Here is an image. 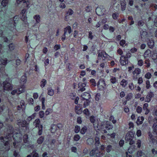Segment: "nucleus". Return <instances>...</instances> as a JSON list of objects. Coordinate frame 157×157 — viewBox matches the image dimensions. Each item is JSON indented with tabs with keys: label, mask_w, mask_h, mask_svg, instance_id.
Segmentation results:
<instances>
[{
	"label": "nucleus",
	"mask_w": 157,
	"mask_h": 157,
	"mask_svg": "<svg viewBox=\"0 0 157 157\" xmlns=\"http://www.w3.org/2000/svg\"><path fill=\"white\" fill-rule=\"evenodd\" d=\"M141 72V70L138 68H136L132 72L133 75H138Z\"/></svg>",
	"instance_id": "72a5a7b5"
},
{
	"label": "nucleus",
	"mask_w": 157,
	"mask_h": 157,
	"mask_svg": "<svg viewBox=\"0 0 157 157\" xmlns=\"http://www.w3.org/2000/svg\"><path fill=\"white\" fill-rule=\"evenodd\" d=\"M29 1V0H16V4L18 5L21 4H26L27 6L28 7Z\"/></svg>",
	"instance_id": "412c9836"
},
{
	"label": "nucleus",
	"mask_w": 157,
	"mask_h": 157,
	"mask_svg": "<svg viewBox=\"0 0 157 157\" xmlns=\"http://www.w3.org/2000/svg\"><path fill=\"white\" fill-rule=\"evenodd\" d=\"M33 19L35 20L36 23L32 27V28L34 32H37L39 29V26L37 25V23H39L40 21V15L36 14L33 16Z\"/></svg>",
	"instance_id": "20e7f679"
},
{
	"label": "nucleus",
	"mask_w": 157,
	"mask_h": 157,
	"mask_svg": "<svg viewBox=\"0 0 157 157\" xmlns=\"http://www.w3.org/2000/svg\"><path fill=\"white\" fill-rule=\"evenodd\" d=\"M87 130V128L86 127L84 126L81 129L80 132L81 134H84L86 132Z\"/></svg>",
	"instance_id": "de8ad7c7"
},
{
	"label": "nucleus",
	"mask_w": 157,
	"mask_h": 157,
	"mask_svg": "<svg viewBox=\"0 0 157 157\" xmlns=\"http://www.w3.org/2000/svg\"><path fill=\"white\" fill-rule=\"evenodd\" d=\"M57 126L55 124H53L52 126L51 131L52 133H54L57 128Z\"/></svg>",
	"instance_id": "c9c22d12"
},
{
	"label": "nucleus",
	"mask_w": 157,
	"mask_h": 157,
	"mask_svg": "<svg viewBox=\"0 0 157 157\" xmlns=\"http://www.w3.org/2000/svg\"><path fill=\"white\" fill-rule=\"evenodd\" d=\"M144 63L146 64L145 66L147 68L149 67L150 66L151 64L150 63V60L148 59H145Z\"/></svg>",
	"instance_id": "e433bc0d"
},
{
	"label": "nucleus",
	"mask_w": 157,
	"mask_h": 157,
	"mask_svg": "<svg viewBox=\"0 0 157 157\" xmlns=\"http://www.w3.org/2000/svg\"><path fill=\"white\" fill-rule=\"evenodd\" d=\"M26 10L25 9H23L21 11V14H22V16L21 17V20L23 21L25 24L27 25H28V23L27 21V17L26 13Z\"/></svg>",
	"instance_id": "1a4fd4ad"
},
{
	"label": "nucleus",
	"mask_w": 157,
	"mask_h": 157,
	"mask_svg": "<svg viewBox=\"0 0 157 157\" xmlns=\"http://www.w3.org/2000/svg\"><path fill=\"white\" fill-rule=\"evenodd\" d=\"M85 101L84 103V107H86L90 103V101L89 99H84Z\"/></svg>",
	"instance_id": "8fccbe9b"
},
{
	"label": "nucleus",
	"mask_w": 157,
	"mask_h": 157,
	"mask_svg": "<svg viewBox=\"0 0 157 157\" xmlns=\"http://www.w3.org/2000/svg\"><path fill=\"white\" fill-rule=\"evenodd\" d=\"M147 44L150 48H152L154 45V40L152 39H150L147 38Z\"/></svg>",
	"instance_id": "a211bd4d"
},
{
	"label": "nucleus",
	"mask_w": 157,
	"mask_h": 157,
	"mask_svg": "<svg viewBox=\"0 0 157 157\" xmlns=\"http://www.w3.org/2000/svg\"><path fill=\"white\" fill-rule=\"evenodd\" d=\"M75 111L77 114H81L82 111V105L78 104L77 106H75Z\"/></svg>",
	"instance_id": "dca6fc26"
},
{
	"label": "nucleus",
	"mask_w": 157,
	"mask_h": 157,
	"mask_svg": "<svg viewBox=\"0 0 157 157\" xmlns=\"http://www.w3.org/2000/svg\"><path fill=\"white\" fill-rule=\"evenodd\" d=\"M113 126L111 123L108 121H105L102 122L100 126V129H102L105 133H107L106 130L112 129Z\"/></svg>",
	"instance_id": "7ed1b4c3"
},
{
	"label": "nucleus",
	"mask_w": 157,
	"mask_h": 157,
	"mask_svg": "<svg viewBox=\"0 0 157 157\" xmlns=\"http://www.w3.org/2000/svg\"><path fill=\"white\" fill-rule=\"evenodd\" d=\"M144 120V117H139L137 120L136 123L138 125L141 124L142 123L143 121Z\"/></svg>",
	"instance_id": "7c9ffc66"
},
{
	"label": "nucleus",
	"mask_w": 157,
	"mask_h": 157,
	"mask_svg": "<svg viewBox=\"0 0 157 157\" xmlns=\"http://www.w3.org/2000/svg\"><path fill=\"white\" fill-rule=\"evenodd\" d=\"M151 19H152V20H154V25H155V26L157 27V17H156V18H155V16L152 15L151 17H149L148 20L150 21Z\"/></svg>",
	"instance_id": "bb28decb"
},
{
	"label": "nucleus",
	"mask_w": 157,
	"mask_h": 157,
	"mask_svg": "<svg viewBox=\"0 0 157 157\" xmlns=\"http://www.w3.org/2000/svg\"><path fill=\"white\" fill-rule=\"evenodd\" d=\"M81 97L83 99H89L90 98V95L88 93L84 92L82 94Z\"/></svg>",
	"instance_id": "5701e85b"
},
{
	"label": "nucleus",
	"mask_w": 157,
	"mask_h": 157,
	"mask_svg": "<svg viewBox=\"0 0 157 157\" xmlns=\"http://www.w3.org/2000/svg\"><path fill=\"white\" fill-rule=\"evenodd\" d=\"M80 130V128L79 126L78 125H76L75 126L74 129V131L75 133H78L79 132Z\"/></svg>",
	"instance_id": "a18cd8bd"
},
{
	"label": "nucleus",
	"mask_w": 157,
	"mask_h": 157,
	"mask_svg": "<svg viewBox=\"0 0 157 157\" xmlns=\"http://www.w3.org/2000/svg\"><path fill=\"white\" fill-rule=\"evenodd\" d=\"M73 11L71 9H69L67 12V14L69 15H71L73 14Z\"/></svg>",
	"instance_id": "774afa93"
},
{
	"label": "nucleus",
	"mask_w": 157,
	"mask_h": 157,
	"mask_svg": "<svg viewBox=\"0 0 157 157\" xmlns=\"http://www.w3.org/2000/svg\"><path fill=\"white\" fill-rule=\"evenodd\" d=\"M40 121L39 119H36L33 123V125L38 128L40 127V126H42L41 124H40Z\"/></svg>",
	"instance_id": "b1692460"
},
{
	"label": "nucleus",
	"mask_w": 157,
	"mask_h": 157,
	"mask_svg": "<svg viewBox=\"0 0 157 157\" xmlns=\"http://www.w3.org/2000/svg\"><path fill=\"white\" fill-rule=\"evenodd\" d=\"M90 121L93 124L94 128H98L99 125L98 123V121L95 117L91 116L90 118Z\"/></svg>",
	"instance_id": "ddd939ff"
},
{
	"label": "nucleus",
	"mask_w": 157,
	"mask_h": 157,
	"mask_svg": "<svg viewBox=\"0 0 157 157\" xmlns=\"http://www.w3.org/2000/svg\"><path fill=\"white\" fill-rule=\"evenodd\" d=\"M98 147H96L90 151V155L91 156H93L96 154V156L98 157H101L103 155V153H101L100 152H99V153H98Z\"/></svg>",
	"instance_id": "9b49d317"
},
{
	"label": "nucleus",
	"mask_w": 157,
	"mask_h": 157,
	"mask_svg": "<svg viewBox=\"0 0 157 157\" xmlns=\"http://www.w3.org/2000/svg\"><path fill=\"white\" fill-rule=\"evenodd\" d=\"M17 124L20 126L25 127L26 130L29 129L28 124L25 120H18L17 121Z\"/></svg>",
	"instance_id": "0eeeda50"
},
{
	"label": "nucleus",
	"mask_w": 157,
	"mask_h": 157,
	"mask_svg": "<svg viewBox=\"0 0 157 157\" xmlns=\"http://www.w3.org/2000/svg\"><path fill=\"white\" fill-rule=\"evenodd\" d=\"M83 113L86 116H89L90 114V112L89 110L87 109H85L83 111Z\"/></svg>",
	"instance_id": "13d9d810"
},
{
	"label": "nucleus",
	"mask_w": 157,
	"mask_h": 157,
	"mask_svg": "<svg viewBox=\"0 0 157 157\" xmlns=\"http://www.w3.org/2000/svg\"><path fill=\"white\" fill-rule=\"evenodd\" d=\"M143 153L141 151H139L137 153V156L138 157H140L143 155Z\"/></svg>",
	"instance_id": "0e129e2a"
},
{
	"label": "nucleus",
	"mask_w": 157,
	"mask_h": 157,
	"mask_svg": "<svg viewBox=\"0 0 157 157\" xmlns=\"http://www.w3.org/2000/svg\"><path fill=\"white\" fill-rule=\"evenodd\" d=\"M128 86L129 88L131 90L134 89V85L132 82L129 83L128 84Z\"/></svg>",
	"instance_id": "69168bd1"
},
{
	"label": "nucleus",
	"mask_w": 157,
	"mask_h": 157,
	"mask_svg": "<svg viewBox=\"0 0 157 157\" xmlns=\"http://www.w3.org/2000/svg\"><path fill=\"white\" fill-rule=\"evenodd\" d=\"M6 127V132H5V137L2 136L0 138L1 141L4 143V148L6 151H8L10 149V146L12 145V143L14 148L19 149L25 147L31 148L34 147L35 146L34 144L30 143V141L27 134L25 135L23 137L24 142V143L26 144L25 145V146H24L22 145L20 142L21 140V138L20 136L21 134L17 133L16 135H13V128L12 126L10 124H7Z\"/></svg>",
	"instance_id": "f257e3e1"
},
{
	"label": "nucleus",
	"mask_w": 157,
	"mask_h": 157,
	"mask_svg": "<svg viewBox=\"0 0 157 157\" xmlns=\"http://www.w3.org/2000/svg\"><path fill=\"white\" fill-rule=\"evenodd\" d=\"M8 2L9 0H3L1 3L2 6L6 7L8 4Z\"/></svg>",
	"instance_id": "ea45409f"
},
{
	"label": "nucleus",
	"mask_w": 157,
	"mask_h": 157,
	"mask_svg": "<svg viewBox=\"0 0 157 157\" xmlns=\"http://www.w3.org/2000/svg\"><path fill=\"white\" fill-rule=\"evenodd\" d=\"M27 81L26 77L25 76H22L20 79V83L21 84L24 85L25 84Z\"/></svg>",
	"instance_id": "c756f323"
},
{
	"label": "nucleus",
	"mask_w": 157,
	"mask_h": 157,
	"mask_svg": "<svg viewBox=\"0 0 157 157\" xmlns=\"http://www.w3.org/2000/svg\"><path fill=\"white\" fill-rule=\"evenodd\" d=\"M90 82L92 83V85L94 86H95L96 85V83L94 79H91L90 80Z\"/></svg>",
	"instance_id": "338daca9"
},
{
	"label": "nucleus",
	"mask_w": 157,
	"mask_h": 157,
	"mask_svg": "<svg viewBox=\"0 0 157 157\" xmlns=\"http://www.w3.org/2000/svg\"><path fill=\"white\" fill-rule=\"evenodd\" d=\"M28 102L29 104L33 105L34 103L33 99L32 98H29L28 100Z\"/></svg>",
	"instance_id": "052dcab7"
},
{
	"label": "nucleus",
	"mask_w": 157,
	"mask_h": 157,
	"mask_svg": "<svg viewBox=\"0 0 157 157\" xmlns=\"http://www.w3.org/2000/svg\"><path fill=\"white\" fill-rule=\"evenodd\" d=\"M8 110V117H6V121H12L14 119L13 115V112L10 109H9Z\"/></svg>",
	"instance_id": "4468645a"
},
{
	"label": "nucleus",
	"mask_w": 157,
	"mask_h": 157,
	"mask_svg": "<svg viewBox=\"0 0 157 157\" xmlns=\"http://www.w3.org/2000/svg\"><path fill=\"white\" fill-rule=\"evenodd\" d=\"M128 83V82L126 80L124 79H123L121 82L120 85L122 86V87H125L127 85Z\"/></svg>",
	"instance_id": "2f4dec72"
},
{
	"label": "nucleus",
	"mask_w": 157,
	"mask_h": 157,
	"mask_svg": "<svg viewBox=\"0 0 157 157\" xmlns=\"http://www.w3.org/2000/svg\"><path fill=\"white\" fill-rule=\"evenodd\" d=\"M148 106V104L147 103H145L143 105V109L145 111V114L146 115L148 114L149 112V110L147 109Z\"/></svg>",
	"instance_id": "393cba45"
},
{
	"label": "nucleus",
	"mask_w": 157,
	"mask_h": 157,
	"mask_svg": "<svg viewBox=\"0 0 157 157\" xmlns=\"http://www.w3.org/2000/svg\"><path fill=\"white\" fill-rule=\"evenodd\" d=\"M110 81L112 84H115L117 82V80L116 77L113 76H110Z\"/></svg>",
	"instance_id": "4c0bfd02"
},
{
	"label": "nucleus",
	"mask_w": 157,
	"mask_h": 157,
	"mask_svg": "<svg viewBox=\"0 0 157 157\" xmlns=\"http://www.w3.org/2000/svg\"><path fill=\"white\" fill-rule=\"evenodd\" d=\"M152 128H154V132L157 135V126L156 124H154L153 125Z\"/></svg>",
	"instance_id": "5fc2aeb1"
},
{
	"label": "nucleus",
	"mask_w": 157,
	"mask_h": 157,
	"mask_svg": "<svg viewBox=\"0 0 157 157\" xmlns=\"http://www.w3.org/2000/svg\"><path fill=\"white\" fill-rule=\"evenodd\" d=\"M151 74L150 72H147L145 74L144 76L147 79H150L151 78Z\"/></svg>",
	"instance_id": "49530a36"
},
{
	"label": "nucleus",
	"mask_w": 157,
	"mask_h": 157,
	"mask_svg": "<svg viewBox=\"0 0 157 157\" xmlns=\"http://www.w3.org/2000/svg\"><path fill=\"white\" fill-rule=\"evenodd\" d=\"M25 105L23 100H21L20 102V105H18L17 107V109L19 112H20L21 109H24L25 108Z\"/></svg>",
	"instance_id": "f3484780"
},
{
	"label": "nucleus",
	"mask_w": 157,
	"mask_h": 157,
	"mask_svg": "<svg viewBox=\"0 0 157 157\" xmlns=\"http://www.w3.org/2000/svg\"><path fill=\"white\" fill-rule=\"evenodd\" d=\"M148 136V139L149 142L151 143H154L155 141V140L151 132H149Z\"/></svg>",
	"instance_id": "c85d7f7f"
},
{
	"label": "nucleus",
	"mask_w": 157,
	"mask_h": 157,
	"mask_svg": "<svg viewBox=\"0 0 157 157\" xmlns=\"http://www.w3.org/2000/svg\"><path fill=\"white\" fill-rule=\"evenodd\" d=\"M108 55L106 53L105 51H101L100 52L99 51L98 52V60H101V58H102L103 60H104L106 58H108Z\"/></svg>",
	"instance_id": "423d86ee"
},
{
	"label": "nucleus",
	"mask_w": 157,
	"mask_h": 157,
	"mask_svg": "<svg viewBox=\"0 0 157 157\" xmlns=\"http://www.w3.org/2000/svg\"><path fill=\"white\" fill-rule=\"evenodd\" d=\"M119 14L118 13H115L113 14L112 17L114 19H117L118 17Z\"/></svg>",
	"instance_id": "bf43d9fd"
},
{
	"label": "nucleus",
	"mask_w": 157,
	"mask_h": 157,
	"mask_svg": "<svg viewBox=\"0 0 157 157\" xmlns=\"http://www.w3.org/2000/svg\"><path fill=\"white\" fill-rule=\"evenodd\" d=\"M109 120L112 121L113 124H115L116 122V120L114 119V117L113 116H111L109 117Z\"/></svg>",
	"instance_id": "4d7b16f0"
},
{
	"label": "nucleus",
	"mask_w": 157,
	"mask_h": 157,
	"mask_svg": "<svg viewBox=\"0 0 157 157\" xmlns=\"http://www.w3.org/2000/svg\"><path fill=\"white\" fill-rule=\"evenodd\" d=\"M41 102H42V109H45V98H42L41 100Z\"/></svg>",
	"instance_id": "37998d69"
},
{
	"label": "nucleus",
	"mask_w": 157,
	"mask_h": 157,
	"mask_svg": "<svg viewBox=\"0 0 157 157\" xmlns=\"http://www.w3.org/2000/svg\"><path fill=\"white\" fill-rule=\"evenodd\" d=\"M151 55V51L149 50H146L144 53V57L145 59H147V58L150 56Z\"/></svg>",
	"instance_id": "a878e982"
},
{
	"label": "nucleus",
	"mask_w": 157,
	"mask_h": 157,
	"mask_svg": "<svg viewBox=\"0 0 157 157\" xmlns=\"http://www.w3.org/2000/svg\"><path fill=\"white\" fill-rule=\"evenodd\" d=\"M87 144L89 145L92 144L94 142V140L93 139L90 138L87 139Z\"/></svg>",
	"instance_id": "6e6d98bb"
},
{
	"label": "nucleus",
	"mask_w": 157,
	"mask_h": 157,
	"mask_svg": "<svg viewBox=\"0 0 157 157\" xmlns=\"http://www.w3.org/2000/svg\"><path fill=\"white\" fill-rule=\"evenodd\" d=\"M100 148L101 150H106L108 153H109L111 151L114 150L112 146L110 145L107 146L105 145H101Z\"/></svg>",
	"instance_id": "6e6552de"
},
{
	"label": "nucleus",
	"mask_w": 157,
	"mask_h": 157,
	"mask_svg": "<svg viewBox=\"0 0 157 157\" xmlns=\"http://www.w3.org/2000/svg\"><path fill=\"white\" fill-rule=\"evenodd\" d=\"M25 86L23 85L17 89V90H18V94H20L24 92L25 91Z\"/></svg>",
	"instance_id": "473e14b6"
},
{
	"label": "nucleus",
	"mask_w": 157,
	"mask_h": 157,
	"mask_svg": "<svg viewBox=\"0 0 157 157\" xmlns=\"http://www.w3.org/2000/svg\"><path fill=\"white\" fill-rule=\"evenodd\" d=\"M105 83L104 80L102 79H100L97 83V86L99 90H102L105 88Z\"/></svg>",
	"instance_id": "9d476101"
},
{
	"label": "nucleus",
	"mask_w": 157,
	"mask_h": 157,
	"mask_svg": "<svg viewBox=\"0 0 157 157\" xmlns=\"http://www.w3.org/2000/svg\"><path fill=\"white\" fill-rule=\"evenodd\" d=\"M88 37L90 40H92L94 37V36L93 34V33L91 31H89L88 32Z\"/></svg>",
	"instance_id": "c03bdc74"
},
{
	"label": "nucleus",
	"mask_w": 157,
	"mask_h": 157,
	"mask_svg": "<svg viewBox=\"0 0 157 157\" xmlns=\"http://www.w3.org/2000/svg\"><path fill=\"white\" fill-rule=\"evenodd\" d=\"M120 62L121 65L124 66L128 63V59H126L125 56L124 55H122L120 57Z\"/></svg>",
	"instance_id": "2eb2a0df"
},
{
	"label": "nucleus",
	"mask_w": 157,
	"mask_h": 157,
	"mask_svg": "<svg viewBox=\"0 0 157 157\" xmlns=\"http://www.w3.org/2000/svg\"><path fill=\"white\" fill-rule=\"evenodd\" d=\"M151 87V86L150 84V81L148 80H147L146 81V87L148 89L150 88Z\"/></svg>",
	"instance_id": "09e8293b"
},
{
	"label": "nucleus",
	"mask_w": 157,
	"mask_h": 157,
	"mask_svg": "<svg viewBox=\"0 0 157 157\" xmlns=\"http://www.w3.org/2000/svg\"><path fill=\"white\" fill-rule=\"evenodd\" d=\"M67 30H68V33L70 34L71 32V28L69 26H67L64 29V33L63 35V37H66V35L67 33Z\"/></svg>",
	"instance_id": "4be33fe9"
},
{
	"label": "nucleus",
	"mask_w": 157,
	"mask_h": 157,
	"mask_svg": "<svg viewBox=\"0 0 157 157\" xmlns=\"http://www.w3.org/2000/svg\"><path fill=\"white\" fill-rule=\"evenodd\" d=\"M128 20L131 21L129 24L130 25H132L134 24V22L132 16H129L128 17Z\"/></svg>",
	"instance_id": "3c124183"
},
{
	"label": "nucleus",
	"mask_w": 157,
	"mask_h": 157,
	"mask_svg": "<svg viewBox=\"0 0 157 157\" xmlns=\"http://www.w3.org/2000/svg\"><path fill=\"white\" fill-rule=\"evenodd\" d=\"M48 95L52 96L54 94V90H52L51 88L48 87Z\"/></svg>",
	"instance_id": "f704fd0d"
},
{
	"label": "nucleus",
	"mask_w": 157,
	"mask_h": 157,
	"mask_svg": "<svg viewBox=\"0 0 157 157\" xmlns=\"http://www.w3.org/2000/svg\"><path fill=\"white\" fill-rule=\"evenodd\" d=\"M19 19V16H15L14 17L13 20L11 21L12 22L9 25V29L11 31H12L13 33L15 35H17L16 33L17 30L16 29V24L17 21Z\"/></svg>",
	"instance_id": "f03ea898"
},
{
	"label": "nucleus",
	"mask_w": 157,
	"mask_h": 157,
	"mask_svg": "<svg viewBox=\"0 0 157 157\" xmlns=\"http://www.w3.org/2000/svg\"><path fill=\"white\" fill-rule=\"evenodd\" d=\"M154 96V94L152 92H150L147 95L145 101L149 102L151 101V98Z\"/></svg>",
	"instance_id": "aec40b11"
},
{
	"label": "nucleus",
	"mask_w": 157,
	"mask_h": 157,
	"mask_svg": "<svg viewBox=\"0 0 157 157\" xmlns=\"http://www.w3.org/2000/svg\"><path fill=\"white\" fill-rule=\"evenodd\" d=\"M47 83L46 80L45 79H42L40 82V86L43 88L44 87Z\"/></svg>",
	"instance_id": "58836bf2"
},
{
	"label": "nucleus",
	"mask_w": 157,
	"mask_h": 157,
	"mask_svg": "<svg viewBox=\"0 0 157 157\" xmlns=\"http://www.w3.org/2000/svg\"><path fill=\"white\" fill-rule=\"evenodd\" d=\"M78 85V88H79L78 90V92L80 91L82 92L86 90V89L85 88L86 86V83H79Z\"/></svg>",
	"instance_id": "6ab92c4d"
},
{
	"label": "nucleus",
	"mask_w": 157,
	"mask_h": 157,
	"mask_svg": "<svg viewBox=\"0 0 157 157\" xmlns=\"http://www.w3.org/2000/svg\"><path fill=\"white\" fill-rule=\"evenodd\" d=\"M36 113H34L31 116L28 117L27 119V121H31L32 119H34L36 116Z\"/></svg>",
	"instance_id": "79ce46f5"
},
{
	"label": "nucleus",
	"mask_w": 157,
	"mask_h": 157,
	"mask_svg": "<svg viewBox=\"0 0 157 157\" xmlns=\"http://www.w3.org/2000/svg\"><path fill=\"white\" fill-rule=\"evenodd\" d=\"M80 136L78 134L75 135L74 136V140L75 141H78L80 139Z\"/></svg>",
	"instance_id": "680f3d73"
},
{
	"label": "nucleus",
	"mask_w": 157,
	"mask_h": 157,
	"mask_svg": "<svg viewBox=\"0 0 157 157\" xmlns=\"http://www.w3.org/2000/svg\"><path fill=\"white\" fill-rule=\"evenodd\" d=\"M144 64V62L142 59H139L138 61V65L140 67L142 66Z\"/></svg>",
	"instance_id": "864d4df0"
},
{
	"label": "nucleus",
	"mask_w": 157,
	"mask_h": 157,
	"mask_svg": "<svg viewBox=\"0 0 157 157\" xmlns=\"http://www.w3.org/2000/svg\"><path fill=\"white\" fill-rule=\"evenodd\" d=\"M43 126H40V127L38 128L39 131L38 132V134L39 135H40L42 134V128H43Z\"/></svg>",
	"instance_id": "e2e57ef3"
},
{
	"label": "nucleus",
	"mask_w": 157,
	"mask_h": 157,
	"mask_svg": "<svg viewBox=\"0 0 157 157\" xmlns=\"http://www.w3.org/2000/svg\"><path fill=\"white\" fill-rule=\"evenodd\" d=\"M105 11V9L102 6L98 7L96 10V12L98 15L101 16L104 14Z\"/></svg>",
	"instance_id": "f8f14e48"
},
{
	"label": "nucleus",
	"mask_w": 157,
	"mask_h": 157,
	"mask_svg": "<svg viewBox=\"0 0 157 157\" xmlns=\"http://www.w3.org/2000/svg\"><path fill=\"white\" fill-rule=\"evenodd\" d=\"M140 35L142 39H144L147 37V33L146 31H141L140 33Z\"/></svg>",
	"instance_id": "cd10ccee"
},
{
	"label": "nucleus",
	"mask_w": 157,
	"mask_h": 157,
	"mask_svg": "<svg viewBox=\"0 0 157 157\" xmlns=\"http://www.w3.org/2000/svg\"><path fill=\"white\" fill-rule=\"evenodd\" d=\"M44 137L41 136L37 140V142L38 144H41L44 141Z\"/></svg>",
	"instance_id": "a19ab883"
},
{
	"label": "nucleus",
	"mask_w": 157,
	"mask_h": 157,
	"mask_svg": "<svg viewBox=\"0 0 157 157\" xmlns=\"http://www.w3.org/2000/svg\"><path fill=\"white\" fill-rule=\"evenodd\" d=\"M134 134L132 132H128L126 135L125 139L127 141L129 142V144L132 145L134 143L135 141L133 140Z\"/></svg>",
	"instance_id": "39448f33"
},
{
	"label": "nucleus",
	"mask_w": 157,
	"mask_h": 157,
	"mask_svg": "<svg viewBox=\"0 0 157 157\" xmlns=\"http://www.w3.org/2000/svg\"><path fill=\"white\" fill-rule=\"evenodd\" d=\"M9 47L10 51H12L15 48V46L14 44L11 43L9 44Z\"/></svg>",
	"instance_id": "603ef678"
}]
</instances>
